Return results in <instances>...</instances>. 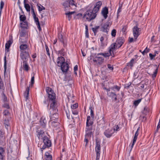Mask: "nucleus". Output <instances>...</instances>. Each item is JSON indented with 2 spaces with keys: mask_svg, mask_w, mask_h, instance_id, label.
<instances>
[{
  "mask_svg": "<svg viewBox=\"0 0 160 160\" xmlns=\"http://www.w3.org/2000/svg\"><path fill=\"white\" fill-rule=\"evenodd\" d=\"M46 91L47 94L48 95V98L47 99H45L43 101V103L47 105L48 107L50 105V121H58V114L57 102L56 99V94L52 89L49 87H46Z\"/></svg>",
  "mask_w": 160,
  "mask_h": 160,
  "instance_id": "f257e3e1",
  "label": "nucleus"
},
{
  "mask_svg": "<svg viewBox=\"0 0 160 160\" xmlns=\"http://www.w3.org/2000/svg\"><path fill=\"white\" fill-rule=\"evenodd\" d=\"M100 55L106 58H109L110 56H111L112 57H114L115 56L114 54H112L108 51L107 52H101L95 54L94 56H92V59L93 61L98 65H101L104 62V58L102 56H100Z\"/></svg>",
  "mask_w": 160,
  "mask_h": 160,
  "instance_id": "f03ea898",
  "label": "nucleus"
},
{
  "mask_svg": "<svg viewBox=\"0 0 160 160\" xmlns=\"http://www.w3.org/2000/svg\"><path fill=\"white\" fill-rule=\"evenodd\" d=\"M42 140V142H39L38 145V147L40 148V150L42 154H43V150L46 148H49L52 145L51 141L47 136L43 137Z\"/></svg>",
  "mask_w": 160,
  "mask_h": 160,
  "instance_id": "7ed1b4c3",
  "label": "nucleus"
},
{
  "mask_svg": "<svg viewBox=\"0 0 160 160\" xmlns=\"http://www.w3.org/2000/svg\"><path fill=\"white\" fill-rule=\"evenodd\" d=\"M20 57L21 59L29 58V51H30L29 45L26 44L22 43L19 46Z\"/></svg>",
  "mask_w": 160,
  "mask_h": 160,
  "instance_id": "20e7f679",
  "label": "nucleus"
},
{
  "mask_svg": "<svg viewBox=\"0 0 160 160\" xmlns=\"http://www.w3.org/2000/svg\"><path fill=\"white\" fill-rule=\"evenodd\" d=\"M124 42L125 40L123 38L121 37L118 38L116 42L112 43L108 47V52H110L112 54H114L113 51L116 48H120Z\"/></svg>",
  "mask_w": 160,
  "mask_h": 160,
  "instance_id": "39448f33",
  "label": "nucleus"
},
{
  "mask_svg": "<svg viewBox=\"0 0 160 160\" xmlns=\"http://www.w3.org/2000/svg\"><path fill=\"white\" fill-rule=\"evenodd\" d=\"M13 42V37L12 36H9V40L5 44V53L4 57V72L5 73L7 69V60L6 55L7 53L9 51V48L11 45L12 43Z\"/></svg>",
  "mask_w": 160,
  "mask_h": 160,
  "instance_id": "423d86ee",
  "label": "nucleus"
},
{
  "mask_svg": "<svg viewBox=\"0 0 160 160\" xmlns=\"http://www.w3.org/2000/svg\"><path fill=\"white\" fill-rule=\"evenodd\" d=\"M97 14H94L93 11L91 9H89L86 11L84 13L83 16V18H85L89 22L94 19L96 17Z\"/></svg>",
  "mask_w": 160,
  "mask_h": 160,
  "instance_id": "0eeeda50",
  "label": "nucleus"
},
{
  "mask_svg": "<svg viewBox=\"0 0 160 160\" xmlns=\"http://www.w3.org/2000/svg\"><path fill=\"white\" fill-rule=\"evenodd\" d=\"M58 39L59 42H60L63 44V47L67 48V39L59 32L58 33Z\"/></svg>",
  "mask_w": 160,
  "mask_h": 160,
  "instance_id": "6e6552de",
  "label": "nucleus"
},
{
  "mask_svg": "<svg viewBox=\"0 0 160 160\" xmlns=\"http://www.w3.org/2000/svg\"><path fill=\"white\" fill-rule=\"evenodd\" d=\"M140 28L137 25L134 26L132 28L133 34L134 38L135 41H136L138 37L140 34Z\"/></svg>",
  "mask_w": 160,
  "mask_h": 160,
  "instance_id": "1a4fd4ad",
  "label": "nucleus"
},
{
  "mask_svg": "<svg viewBox=\"0 0 160 160\" xmlns=\"http://www.w3.org/2000/svg\"><path fill=\"white\" fill-rule=\"evenodd\" d=\"M102 5V2L100 1H98L96 3L95 5L92 10L94 14H97V13L99 11Z\"/></svg>",
  "mask_w": 160,
  "mask_h": 160,
  "instance_id": "9d476101",
  "label": "nucleus"
},
{
  "mask_svg": "<svg viewBox=\"0 0 160 160\" xmlns=\"http://www.w3.org/2000/svg\"><path fill=\"white\" fill-rule=\"evenodd\" d=\"M58 67H61L62 71L63 72H66L69 68V65L66 62H65L61 65H58Z\"/></svg>",
  "mask_w": 160,
  "mask_h": 160,
  "instance_id": "9b49d317",
  "label": "nucleus"
},
{
  "mask_svg": "<svg viewBox=\"0 0 160 160\" xmlns=\"http://www.w3.org/2000/svg\"><path fill=\"white\" fill-rule=\"evenodd\" d=\"M114 133V131H113L112 128H108L104 132V134L107 138H110L112 134Z\"/></svg>",
  "mask_w": 160,
  "mask_h": 160,
  "instance_id": "f8f14e48",
  "label": "nucleus"
},
{
  "mask_svg": "<svg viewBox=\"0 0 160 160\" xmlns=\"http://www.w3.org/2000/svg\"><path fill=\"white\" fill-rule=\"evenodd\" d=\"M101 14L103 16L104 19H106L108 17V8L107 7L103 8L101 11Z\"/></svg>",
  "mask_w": 160,
  "mask_h": 160,
  "instance_id": "ddd939ff",
  "label": "nucleus"
},
{
  "mask_svg": "<svg viewBox=\"0 0 160 160\" xmlns=\"http://www.w3.org/2000/svg\"><path fill=\"white\" fill-rule=\"evenodd\" d=\"M28 58H27L26 59H22L23 61V70L27 72H28L29 69V67L27 62Z\"/></svg>",
  "mask_w": 160,
  "mask_h": 160,
  "instance_id": "4468645a",
  "label": "nucleus"
},
{
  "mask_svg": "<svg viewBox=\"0 0 160 160\" xmlns=\"http://www.w3.org/2000/svg\"><path fill=\"white\" fill-rule=\"evenodd\" d=\"M110 22L109 21H107L105 23H104L102 26V28L103 29V31L104 32H108L109 29V25Z\"/></svg>",
  "mask_w": 160,
  "mask_h": 160,
  "instance_id": "2eb2a0df",
  "label": "nucleus"
},
{
  "mask_svg": "<svg viewBox=\"0 0 160 160\" xmlns=\"http://www.w3.org/2000/svg\"><path fill=\"white\" fill-rule=\"evenodd\" d=\"M107 94L109 97L111 98L112 101H116L118 100L117 98V95L115 93L111 92L110 93H107Z\"/></svg>",
  "mask_w": 160,
  "mask_h": 160,
  "instance_id": "dca6fc26",
  "label": "nucleus"
},
{
  "mask_svg": "<svg viewBox=\"0 0 160 160\" xmlns=\"http://www.w3.org/2000/svg\"><path fill=\"white\" fill-rule=\"evenodd\" d=\"M37 136L38 137L39 139H40L41 138H42V139L44 137H47L45 136V133L43 130H38L37 131Z\"/></svg>",
  "mask_w": 160,
  "mask_h": 160,
  "instance_id": "f3484780",
  "label": "nucleus"
},
{
  "mask_svg": "<svg viewBox=\"0 0 160 160\" xmlns=\"http://www.w3.org/2000/svg\"><path fill=\"white\" fill-rule=\"evenodd\" d=\"M101 142L99 140H96V146L95 148L96 152H100L101 150Z\"/></svg>",
  "mask_w": 160,
  "mask_h": 160,
  "instance_id": "a211bd4d",
  "label": "nucleus"
},
{
  "mask_svg": "<svg viewBox=\"0 0 160 160\" xmlns=\"http://www.w3.org/2000/svg\"><path fill=\"white\" fill-rule=\"evenodd\" d=\"M58 66L61 65L65 62L64 58L62 56L58 57L57 60Z\"/></svg>",
  "mask_w": 160,
  "mask_h": 160,
  "instance_id": "6ab92c4d",
  "label": "nucleus"
},
{
  "mask_svg": "<svg viewBox=\"0 0 160 160\" xmlns=\"http://www.w3.org/2000/svg\"><path fill=\"white\" fill-rule=\"evenodd\" d=\"M40 123L41 125H42L43 128H44L46 126L47 123V121L45 118L43 116L42 117L40 120Z\"/></svg>",
  "mask_w": 160,
  "mask_h": 160,
  "instance_id": "aec40b11",
  "label": "nucleus"
},
{
  "mask_svg": "<svg viewBox=\"0 0 160 160\" xmlns=\"http://www.w3.org/2000/svg\"><path fill=\"white\" fill-rule=\"evenodd\" d=\"M63 6L64 7L65 11L69 10L70 7L69 0H65V2L63 3Z\"/></svg>",
  "mask_w": 160,
  "mask_h": 160,
  "instance_id": "412c9836",
  "label": "nucleus"
},
{
  "mask_svg": "<svg viewBox=\"0 0 160 160\" xmlns=\"http://www.w3.org/2000/svg\"><path fill=\"white\" fill-rule=\"evenodd\" d=\"M21 28L22 29L19 30V36L21 37H24L26 34L27 29L23 28Z\"/></svg>",
  "mask_w": 160,
  "mask_h": 160,
  "instance_id": "4be33fe9",
  "label": "nucleus"
},
{
  "mask_svg": "<svg viewBox=\"0 0 160 160\" xmlns=\"http://www.w3.org/2000/svg\"><path fill=\"white\" fill-rule=\"evenodd\" d=\"M29 86L28 87L26 90L25 92L24 93V97L27 101L29 98Z\"/></svg>",
  "mask_w": 160,
  "mask_h": 160,
  "instance_id": "5701e85b",
  "label": "nucleus"
},
{
  "mask_svg": "<svg viewBox=\"0 0 160 160\" xmlns=\"http://www.w3.org/2000/svg\"><path fill=\"white\" fill-rule=\"evenodd\" d=\"M4 149L2 147H0V160H4Z\"/></svg>",
  "mask_w": 160,
  "mask_h": 160,
  "instance_id": "b1692460",
  "label": "nucleus"
},
{
  "mask_svg": "<svg viewBox=\"0 0 160 160\" xmlns=\"http://www.w3.org/2000/svg\"><path fill=\"white\" fill-rule=\"evenodd\" d=\"M20 26L21 28L28 29V23L27 21H24L20 23Z\"/></svg>",
  "mask_w": 160,
  "mask_h": 160,
  "instance_id": "393cba45",
  "label": "nucleus"
},
{
  "mask_svg": "<svg viewBox=\"0 0 160 160\" xmlns=\"http://www.w3.org/2000/svg\"><path fill=\"white\" fill-rule=\"evenodd\" d=\"M90 117L89 116L87 117L86 125L87 126H92L93 123L92 121L90 120Z\"/></svg>",
  "mask_w": 160,
  "mask_h": 160,
  "instance_id": "a878e982",
  "label": "nucleus"
},
{
  "mask_svg": "<svg viewBox=\"0 0 160 160\" xmlns=\"http://www.w3.org/2000/svg\"><path fill=\"white\" fill-rule=\"evenodd\" d=\"M45 160H52V156L48 152H46L45 154Z\"/></svg>",
  "mask_w": 160,
  "mask_h": 160,
  "instance_id": "bb28decb",
  "label": "nucleus"
},
{
  "mask_svg": "<svg viewBox=\"0 0 160 160\" xmlns=\"http://www.w3.org/2000/svg\"><path fill=\"white\" fill-rule=\"evenodd\" d=\"M74 13L75 12H66L65 13V14L67 16L68 20L70 21L72 18V15L74 14Z\"/></svg>",
  "mask_w": 160,
  "mask_h": 160,
  "instance_id": "cd10ccee",
  "label": "nucleus"
},
{
  "mask_svg": "<svg viewBox=\"0 0 160 160\" xmlns=\"http://www.w3.org/2000/svg\"><path fill=\"white\" fill-rule=\"evenodd\" d=\"M4 124L6 128L8 130L9 127L10 126L9 120L5 119L4 121Z\"/></svg>",
  "mask_w": 160,
  "mask_h": 160,
  "instance_id": "c85d7f7f",
  "label": "nucleus"
},
{
  "mask_svg": "<svg viewBox=\"0 0 160 160\" xmlns=\"http://www.w3.org/2000/svg\"><path fill=\"white\" fill-rule=\"evenodd\" d=\"M24 7L26 11L28 12H30V7L28 3H26L25 0H24Z\"/></svg>",
  "mask_w": 160,
  "mask_h": 160,
  "instance_id": "c756f323",
  "label": "nucleus"
},
{
  "mask_svg": "<svg viewBox=\"0 0 160 160\" xmlns=\"http://www.w3.org/2000/svg\"><path fill=\"white\" fill-rule=\"evenodd\" d=\"M142 98L139 99L137 100H135L133 102V105L134 106L135 108H136L137 106L138 105L139 103L141 102Z\"/></svg>",
  "mask_w": 160,
  "mask_h": 160,
  "instance_id": "7c9ffc66",
  "label": "nucleus"
},
{
  "mask_svg": "<svg viewBox=\"0 0 160 160\" xmlns=\"http://www.w3.org/2000/svg\"><path fill=\"white\" fill-rule=\"evenodd\" d=\"M122 6H123V3L121 4L120 2L119 3V8L118 10V11H117V16L118 17L119 16V13L120 12H121Z\"/></svg>",
  "mask_w": 160,
  "mask_h": 160,
  "instance_id": "2f4dec72",
  "label": "nucleus"
},
{
  "mask_svg": "<svg viewBox=\"0 0 160 160\" xmlns=\"http://www.w3.org/2000/svg\"><path fill=\"white\" fill-rule=\"evenodd\" d=\"M60 123L58 121H52L51 122V125L52 127L54 128L57 127L58 126H59Z\"/></svg>",
  "mask_w": 160,
  "mask_h": 160,
  "instance_id": "473e14b6",
  "label": "nucleus"
},
{
  "mask_svg": "<svg viewBox=\"0 0 160 160\" xmlns=\"http://www.w3.org/2000/svg\"><path fill=\"white\" fill-rule=\"evenodd\" d=\"M120 88V86H119L117 85L114 86L111 88V89L112 90H114V89H116L117 91H119Z\"/></svg>",
  "mask_w": 160,
  "mask_h": 160,
  "instance_id": "72a5a7b5",
  "label": "nucleus"
},
{
  "mask_svg": "<svg viewBox=\"0 0 160 160\" xmlns=\"http://www.w3.org/2000/svg\"><path fill=\"white\" fill-rule=\"evenodd\" d=\"M86 134L85 135V137H91L92 134V131H88L86 130Z\"/></svg>",
  "mask_w": 160,
  "mask_h": 160,
  "instance_id": "f704fd0d",
  "label": "nucleus"
},
{
  "mask_svg": "<svg viewBox=\"0 0 160 160\" xmlns=\"http://www.w3.org/2000/svg\"><path fill=\"white\" fill-rule=\"evenodd\" d=\"M5 89L4 83L2 78H0V89L4 90Z\"/></svg>",
  "mask_w": 160,
  "mask_h": 160,
  "instance_id": "c9c22d12",
  "label": "nucleus"
},
{
  "mask_svg": "<svg viewBox=\"0 0 160 160\" xmlns=\"http://www.w3.org/2000/svg\"><path fill=\"white\" fill-rule=\"evenodd\" d=\"M89 109L90 110V115L92 118H93L94 117V114L93 112L94 108L92 106H90L89 108Z\"/></svg>",
  "mask_w": 160,
  "mask_h": 160,
  "instance_id": "e433bc0d",
  "label": "nucleus"
},
{
  "mask_svg": "<svg viewBox=\"0 0 160 160\" xmlns=\"http://www.w3.org/2000/svg\"><path fill=\"white\" fill-rule=\"evenodd\" d=\"M134 59L133 58H132L130 61L128 63H127V65L128 66H130L132 67L133 66V64L134 63Z\"/></svg>",
  "mask_w": 160,
  "mask_h": 160,
  "instance_id": "4c0bfd02",
  "label": "nucleus"
},
{
  "mask_svg": "<svg viewBox=\"0 0 160 160\" xmlns=\"http://www.w3.org/2000/svg\"><path fill=\"white\" fill-rule=\"evenodd\" d=\"M20 20L21 21L24 22L26 21V17L25 15H20L19 17Z\"/></svg>",
  "mask_w": 160,
  "mask_h": 160,
  "instance_id": "58836bf2",
  "label": "nucleus"
},
{
  "mask_svg": "<svg viewBox=\"0 0 160 160\" xmlns=\"http://www.w3.org/2000/svg\"><path fill=\"white\" fill-rule=\"evenodd\" d=\"M99 28L100 27L99 26H96L95 28H92V29L95 35L96 33L97 32Z\"/></svg>",
  "mask_w": 160,
  "mask_h": 160,
  "instance_id": "ea45409f",
  "label": "nucleus"
},
{
  "mask_svg": "<svg viewBox=\"0 0 160 160\" xmlns=\"http://www.w3.org/2000/svg\"><path fill=\"white\" fill-rule=\"evenodd\" d=\"M5 136L0 137V145H2L5 142Z\"/></svg>",
  "mask_w": 160,
  "mask_h": 160,
  "instance_id": "a19ab883",
  "label": "nucleus"
},
{
  "mask_svg": "<svg viewBox=\"0 0 160 160\" xmlns=\"http://www.w3.org/2000/svg\"><path fill=\"white\" fill-rule=\"evenodd\" d=\"M34 75L35 74L33 73V75L32 76L31 78V82H30V86L31 87L33 85V84L34 83Z\"/></svg>",
  "mask_w": 160,
  "mask_h": 160,
  "instance_id": "79ce46f5",
  "label": "nucleus"
},
{
  "mask_svg": "<svg viewBox=\"0 0 160 160\" xmlns=\"http://www.w3.org/2000/svg\"><path fill=\"white\" fill-rule=\"evenodd\" d=\"M33 17L36 24L40 23L38 18V17H36V15L33 16Z\"/></svg>",
  "mask_w": 160,
  "mask_h": 160,
  "instance_id": "37998d69",
  "label": "nucleus"
},
{
  "mask_svg": "<svg viewBox=\"0 0 160 160\" xmlns=\"http://www.w3.org/2000/svg\"><path fill=\"white\" fill-rule=\"evenodd\" d=\"M85 34L87 38L89 37L88 27L87 25L85 26Z\"/></svg>",
  "mask_w": 160,
  "mask_h": 160,
  "instance_id": "c03bdc74",
  "label": "nucleus"
},
{
  "mask_svg": "<svg viewBox=\"0 0 160 160\" xmlns=\"http://www.w3.org/2000/svg\"><path fill=\"white\" fill-rule=\"evenodd\" d=\"M78 107V103H76L73 105H72L71 106V108L72 109H76Z\"/></svg>",
  "mask_w": 160,
  "mask_h": 160,
  "instance_id": "a18cd8bd",
  "label": "nucleus"
},
{
  "mask_svg": "<svg viewBox=\"0 0 160 160\" xmlns=\"http://www.w3.org/2000/svg\"><path fill=\"white\" fill-rule=\"evenodd\" d=\"M150 51V49L148 48L147 47H146L144 50L142 52V53L143 55H144L145 54L149 52Z\"/></svg>",
  "mask_w": 160,
  "mask_h": 160,
  "instance_id": "49530a36",
  "label": "nucleus"
},
{
  "mask_svg": "<svg viewBox=\"0 0 160 160\" xmlns=\"http://www.w3.org/2000/svg\"><path fill=\"white\" fill-rule=\"evenodd\" d=\"M117 33V31L116 29H113L111 32V35L113 37H115Z\"/></svg>",
  "mask_w": 160,
  "mask_h": 160,
  "instance_id": "de8ad7c7",
  "label": "nucleus"
},
{
  "mask_svg": "<svg viewBox=\"0 0 160 160\" xmlns=\"http://www.w3.org/2000/svg\"><path fill=\"white\" fill-rule=\"evenodd\" d=\"M40 6H38V9L39 12H41L43 10H45V8L42 5H40Z\"/></svg>",
  "mask_w": 160,
  "mask_h": 160,
  "instance_id": "09e8293b",
  "label": "nucleus"
},
{
  "mask_svg": "<svg viewBox=\"0 0 160 160\" xmlns=\"http://www.w3.org/2000/svg\"><path fill=\"white\" fill-rule=\"evenodd\" d=\"M138 134H139V132H138V131H136V132L135 134L134 135V137L133 140H134V141H136L137 138H138Z\"/></svg>",
  "mask_w": 160,
  "mask_h": 160,
  "instance_id": "8fccbe9b",
  "label": "nucleus"
},
{
  "mask_svg": "<svg viewBox=\"0 0 160 160\" xmlns=\"http://www.w3.org/2000/svg\"><path fill=\"white\" fill-rule=\"evenodd\" d=\"M45 48L47 51V54L50 57V54L49 52V49L48 47L47 44H45Z\"/></svg>",
  "mask_w": 160,
  "mask_h": 160,
  "instance_id": "3c124183",
  "label": "nucleus"
},
{
  "mask_svg": "<svg viewBox=\"0 0 160 160\" xmlns=\"http://www.w3.org/2000/svg\"><path fill=\"white\" fill-rule=\"evenodd\" d=\"M5 136V132L2 129H0V137Z\"/></svg>",
  "mask_w": 160,
  "mask_h": 160,
  "instance_id": "603ef678",
  "label": "nucleus"
},
{
  "mask_svg": "<svg viewBox=\"0 0 160 160\" xmlns=\"http://www.w3.org/2000/svg\"><path fill=\"white\" fill-rule=\"evenodd\" d=\"M57 53L58 55V56H59V55L60 54V55L64 56L65 55V53L63 52H62L61 51V50H60L57 51Z\"/></svg>",
  "mask_w": 160,
  "mask_h": 160,
  "instance_id": "864d4df0",
  "label": "nucleus"
},
{
  "mask_svg": "<svg viewBox=\"0 0 160 160\" xmlns=\"http://www.w3.org/2000/svg\"><path fill=\"white\" fill-rule=\"evenodd\" d=\"M3 107L6 108L7 109H9L10 108L9 104L7 103H4V104L3 105Z\"/></svg>",
  "mask_w": 160,
  "mask_h": 160,
  "instance_id": "5fc2aeb1",
  "label": "nucleus"
},
{
  "mask_svg": "<svg viewBox=\"0 0 160 160\" xmlns=\"http://www.w3.org/2000/svg\"><path fill=\"white\" fill-rule=\"evenodd\" d=\"M82 16L83 15L82 14L79 13L76 15L75 18L76 19H79L81 18Z\"/></svg>",
  "mask_w": 160,
  "mask_h": 160,
  "instance_id": "6e6d98bb",
  "label": "nucleus"
},
{
  "mask_svg": "<svg viewBox=\"0 0 160 160\" xmlns=\"http://www.w3.org/2000/svg\"><path fill=\"white\" fill-rule=\"evenodd\" d=\"M87 137H85L84 140V142H85V147H86L88 146V139L87 138Z\"/></svg>",
  "mask_w": 160,
  "mask_h": 160,
  "instance_id": "4d7b16f0",
  "label": "nucleus"
},
{
  "mask_svg": "<svg viewBox=\"0 0 160 160\" xmlns=\"http://www.w3.org/2000/svg\"><path fill=\"white\" fill-rule=\"evenodd\" d=\"M31 13L32 14V16L36 15V14L35 13L34 9L33 6L31 7Z\"/></svg>",
  "mask_w": 160,
  "mask_h": 160,
  "instance_id": "13d9d810",
  "label": "nucleus"
},
{
  "mask_svg": "<svg viewBox=\"0 0 160 160\" xmlns=\"http://www.w3.org/2000/svg\"><path fill=\"white\" fill-rule=\"evenodd\" d=\"M96 160H99L100 155V152H96Z\"/></svg>",
  "mask_w": 160,
  "mask_h": 160,
  "instance_id": "bf43d9fd",
  "label": "nucleus"
},
{
  "mask_svg": "<svg viewBox=\"0 0 160 160\" xmlns=\"http://www.w3.org/2000/svg\"><path fill=\"white\" fill-rule=\"evenodd\" d=\"M132 83L131 82H129L128 84H126L125 85L124 88L128 89L130 86L131 85Z\"/></svg>",
  "mask_w": 160,
  "mask_h": 160,
  "instance_id": "052dcab7",
  "label": "nucleus"
},
{
  "mask_svg": "<svg viewBox=\"0 0 160 160\" xmlns=\"http://www.w3.org/2000/svg\"><path fill=\"white\" fill-rule=\"evenodd\" d=\"M3 113L5 116L8 115L10 114L9 111L7 110H5L3 112Z\"/></svg>",
  "mask_w": 160,
  "mask_h": 160,
  "instance_id": "680f3d73",
  "label": "nucleus"
},
{
  "mask_svg": "<svg viewBox=\"0 0 160 160\" xmlns=\"http://www.w3.org/2000/svg\"><path fill=\"white\" fill-rule=\"evenodd\" d=\"M107 67L110 70L112 71L113 70V67L112 65L110 64H108L107 65Z\"/></svg>",
  "mask_w": 160,
  "mask_h": 160,
  "instance_id": "e2e57ef3",
  "label": "nucleus"
},
{
  "mask_svg": "<svg viewBox=\"0 0 160 160\" xmlns=\"http://www.w3.org/2000/svg\"><path fill=\"white\" fill-rule=\"evenodd\" d=\"M72 111L73 115H76L78 114V111L76 109H72Z\"/></svg>",
  "mask_w": 160,
  "mask_h": 160,
  "instance_id": "0e129e2a",
  "label": "nucleus"
},
{
  "mask_svg": "<svg viewBox=\"0 0 160 160\" xmlns=\"http://www.w3.org/2000/svg\"><path fill=\"white\" fill-rule=\"evenodd\" d=\"M75 2L73 0H69V5L71 6L75 5Z\"/></svg>",
  "mask_w": 160,
  "mask_h": 160,
  "instance_id": "69168bd1",
  "label": "nucleus"
},
{
  "mask_svg": "<svg viewBox=\"0 0 160 160\" xmlns=\"http://www.w3.org/2000/svg\"><path fill=\"white\" fill-rule=\"evenodd\" d=\"M92 126H86V130L92 131Z\"/></svg>",
  "mask_w": 160,
  "mask_h": 160,
  "instance_id": "338daca9",
  "label": "nucleus"
},
{
  "mask_svg": "<svg viewBox=\"0 0 160 160\" xmlns=\"http://www.w3.org/2000/svg\"><path fill=\"white\" fill-rule=\"evenodd\" d=\"M149 57L151 60H152L156 56V54H152L151 53L149 54Z\"/></svg>",
  "mask_w": 160,
  "mask_h": 160,
  "instance_id": "774afa93",
  "label": "nucleus"
}]
</instances>
